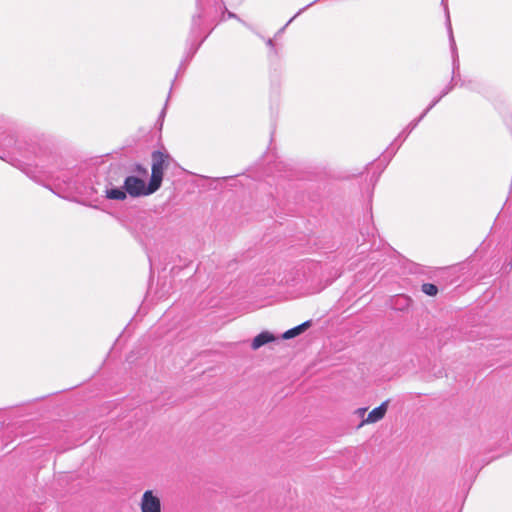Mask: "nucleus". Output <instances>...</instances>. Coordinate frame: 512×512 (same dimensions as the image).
I'll return each instance as SVG.
<instances>
[{"label": "nucleus", "mask_w": 512, "mask_h": 512, "mask_svg": "<svg viewBox=\"0 0 512 512\" xmlns=\"http://www.w3.org/2000/svg\"><path fill=\"white\" fill-rule=\"evenodd\" d=\"M288 25H289L288 23H287L286 25H284V26H283V29H286Z\"/></svg>", "instance_id": "obj_16"}, {"label": "nucleus", "mask_w": 512, "mask_h": 512, "mask_svg": "<svg viewBox=\"0 0 512 512\" xmlns=\"http://www.w3.org/2000/svg\"><path fill=\"white\" fill-rule=\"evenodd\" d=\"M126 193H127L126 190L124 191L119 188H114V189L107 190L106 196H107V198L113 199V200H124L126 198Z\"/></svg>", "instance_id": "obj_8"}, {"label": "nucleus", "mask_w": 512, "mask_h": 512, "mask_svg": "<svg viewBox=\"0 0 512 512\" xmlns=\"http://www.w3.org/2000/svg\"><path fill=\"white\" fill-rule=\"evenodd\" d=\"M367 411L366 408H359L357 410V413L360 415V416H363L365 414V412Z\"/></svg>", "instance_id": "obj_13"}, {"label": "nucleus", "mask_w": 512, "mask_h": 512, "mask_svg": "<svg viewBox=\"0 0 512 512\" xmlns=\"http://www.w3.org/2000/svg\"><path fill=\"white\" fill-rule=\"evenodd\" d=\"M288 25H289L288 23H287L286 25H284V26H283V29H286Z\"/></svg>", "instance_id": "obj_15"}, {"label": "nucleus", "mask_w": 512, "mask_h": 512, "mask_svg": "<svg viewBox=\"0 0 512 512\" xmlns=\"http://www.w3.org/2000/svg\"><path fill=\"white\" fill-rule=\"evenodd\" d=\"M141 512H161L160 498L152 490L143 493L140 502Z\"/></svg>", "instance_id": "obj_3"}, {"label": "nucleus", "mask_w": 512, "mask_h": 512, "mask_svg": "<svg viewBox=\"0 0 512 512\" xmlns=\"http://www.w3.org/2000/svg\"><path fill=\"white\" fill-rule=\"evenodd\" d=\"M275 336L268 332V331H263L261 332L260 334H258L252 341V344H251V347L253 350H257L259 349L261 346L267 344V343H270V342H273L275 341Z\"/></svg>", "instance_id": "obj_5"}, {"label": "nucleus", "mask_w": 512, "mask_h": 512, "mask_svg": "<svg viewBox=\"0 0 512 512\" xmlns=\"http://www.w3.org/2000/svg\"><path fill=\"white\" fill-rule=\"evenodd\" d=\"M319 0H315L313 2H311L310 4H308L306 7L300 9L295 16H293L289 21H288V24H290L298 15H300L305 9L311 7L313 4H315L316 2H318Z\"/></svg>", "instance_id": "obj_10"}, {"label": "nucleus", "mask_w": 512, "mask_h": 512, "mask_svg": "<svg viewBox=\"0 0 512 512\" xmlns=\"http://www.w3.org/2000/svg\"><path fill=\"white\" fill-rule=\"evenodd\" d=\"M135 171L141 175H146L147 174V169L145 167H143L142 165H136L135 167Z\"/></svg>", "instance_id": "obj_11"}, {"label": "nucleus", "mask_w": 512, "mask_h": 512, "mask_svg": "<svg viewBox=\"0 0 512 512\" xmlns=\"http://www.w3.org/2000/svg\"><path fill=\"white\" fill-rule=\"evenodd\" d=\"M226 15H227V18H229V19H237V20H239V21H240V19L238 18V16H237L235 13H233V12L227 11V12H226Z\"/></svg>", "instance_id": "obj_12"}, {"label": "nucleus", "mask_w": 512, "mask_h": 512, "mask_svg": "<svg viewBox=\"0 0 512 512\" xmlns=\"http://www.w3.org/2000/svg\"><path fill=\"white\" fill-rule=\"evenodd\" d=\"M387 408H388V402L385 401L380 406L374 408L368 414V416L362 420V422L360 423L359 426L362 427L364 425H368V424H372V423H376V422L380 421L381 419L384 418V416L387 412Z\"/></svg>", "instance_id": "obj_4"}, {"label": "nucleus", "mask_w": 512, "mask_h": 512, "mask_svg": "<svg viewBox=\"0 0 512 512\" xmlns=\"http://www.w3.org/2000/svg\"><path fill=\"white\" fill-rule=\"evenodd\" d=\"M421 290L428 296H436L438 293L437 286L432 283H424L421 287Z\"/></svg>", "instance_id": "obj_9"}, {"label": "nucleus", "mask_w": 512, "mask_h": 512, "mask_svg": "<svg viewBox=\"0 0 512 512\" xmlns=\"http://www.w3.org/2000/svg\"><path fill=\"white\" fill-rule=\"evenodd\" d=\"M449 25V34H450V43H451V50H452V57H453V71L455 72L456 69H459V58L457 53L456 44L453 38L452 29L450 21L448 20Z\"/></svg>", "instance_id": "obj_7"}, {"label": "nucleus", "mask_w": 512, "mask_h": 512, "mask_svg": "<svg viewBox=\"0 0 512 512\" xmlns=\"http://www.w3.org/2000/svg\"><path fill=\"white\" fill-rule=\"evenodd\" d=\"M151 178H150V192L157 191L162 183L164 170L168 168L171 157L167 153L161 151H154L151 155Z\"/></svg>", "instance_id": "obj_1"}, {"label": "nucleus", "mask_w": 512, "mask_h": 512, "mask_svg": "<svg viewBox=\"0 0 512 512\" xmlns=\"http://www.w3.org/2000/svg\"><path fill=\"white\" fill-rule=\"evenodd\" d=\"M311 326V322L310 321H306L292 329H289L287 330L286 332L283 333L282 337L283 339H291V338H294L298 335H300L301 333H303L305 330H307L309 327Z\"/></svg>", "instance_id": "obj_6"}, {"label": "nucleus", "mask_w": 512, "mask_h": 512, "mask_svg": "<svg viewBox=\"0 0 512 512\" xmlns=\"http://www.w3.org/2000/svg\"><path fill=\"white\" fill-rule=\"evenodd\" d=\"M124 188L126 192L133 197L150 195L153 193L150 192V183L146 186L144 180L134 176H129L125 179Z\"/></svg>", "instance_id": "obj_2"}, {"label": "nucleus", "mask_w": 512, "mask_h": 512, "mask_svg": "<svg viewBox=\"0 0 512 512\" xmlns=\"http://www.w3.org/2000/svg\"><path fill=\"white\" fill-rule=\"evenodd\" d=\"M267 45H268L269 47H273V45H274V44H273V40H272V39H268V40H267Z\"/></svg>", "instance_id": "obj_14"}]
</instances>
